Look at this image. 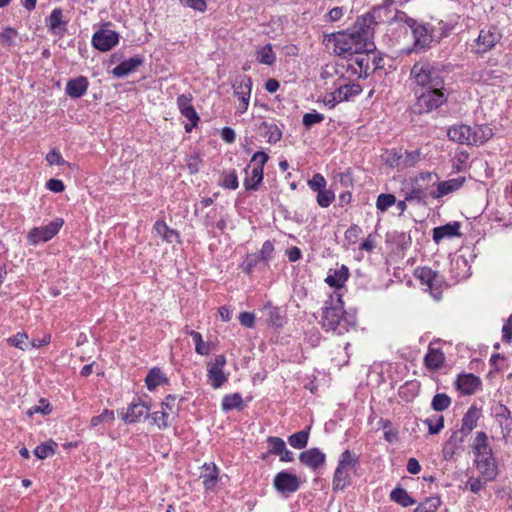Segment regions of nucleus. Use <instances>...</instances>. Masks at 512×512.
Instances as JSON below:
<instances>
[{
	"label": "nucleus",
	"mask_w": 512,
	"mask_h": 512,
	"mask_svg": "<svg viewBox=\"0 0 512 512\" xmlns=\"http://www.w3.org/2000/svg\"><path fill=\"white\" fill-rule=\"evenodd\" d=\"M220 185L227 189L235 190L239 186L238 176L235 170L224 171L221 175Z\"/></svg>",
	"instance_id": "obj_39"
},
{
	"label": "nucleus",
	"mask_w": 512,
	"mask_h": 512,
	"mask_svg": "<svg viewBox=\"0 0 512 512\" xmlns=\"http://www.w3.org/2000/svg\"><path fill=\"white\" fill-rule=\"evenodd\" d=\"M243 406V399L239 393L228 394L222 400V410L229 411L240 409Z\"/></svg>",
	"instance_id": "obj_36"
},
{
	"label": "nucleus",
	"mask_w": 512,
	"mask_h": 512,
	"mask_svg": "<svg viewBox=\"0 0 512 512\" xmlns=\"http://www.w3.org/2000/svg\"><path fill=\"white\" fill-rule=\"evenodd\" d=\"M147 389L152 391L157 386L167 383L168 379L166 376L161 372L159 368H152L145 379Z\"/></svg>",
	"instance_id": "obj_33"
},
{
	"label": "nucleus",
	"mask_w": 512,
	"mask_h": 512,
	"mask_svg": "<svg viewBox=\"0 0 512 512\" xmlns=\"http://www.w3.org/2000/svg\"><path fill=\"white\" fill-rule=\"evenodd\" d=\"M46 25L53 35L63 37L67 31V21L63 20L62 9L55 8L46 19Z\"/></svg>",
	"instance_id": "obj_16"
},
{
	"label": "nucleus",
	"mask_w": 512,
	"mask_h": 512,
	"mask_svg": "<svg viewBox=\"0 0 512 512\" xmlns=\"http://www.w3.org/2000/svg\"><path fill=\"white\" fill-rule=\"evenodd\" d=\"M424 190H425V187H423V185H419V186H415L410 193H407L406 196H405V200L406 201H411V200H422L424 198Z\"/></svg>",
	"instance_id": "obj_60"
},
{
	"label": "nucleus",
	"mask_w": 512,
	"mask_h": 512,
	"mask_svg": "<svg viewBox=\"0 0 512 512\" xmlns=\"http://www.w3.org/2000/svg\"><path fill=\"white\" fill-rule=\"evenodd\" d=\"M448 137L450 140L466 145L471 143V127L468 125H457L448 130Z\"/></svg>",
	"instance_id": "obj_22"
},
{
	"label": "nucleus",
	"mask_w": 512,
	"mask_h": 512,
	"mask_svg": "<svg viewBox=\"0 0 512 512\" xmlns=\"http://www.w3.org/2000/svg\"><path fill=\"white\" fill-rule=\"evenodd\" d=\"M456 385L461 393L472 395L479 389L481 380L473 374H463L458 377Z\"/></svg>",
	"instance_id": "obj_18"
},
{
	"label": "nucleus",
	"mask_w": 512,
	"mask_h": 512,
	"mask_svg": "<svg viewBox=\"0 0 512 512\" xmlns=\"http://www.w3.org/2000/svg\"><path fill=\"white\" fill-rule=\"evenodd\" d=\"M502 38V34L496 26H485L480 30L476 40L478 52L486 53L490 51Z\"/></svg>",
	"instance_id": "obj_11"
},
{
	"label": "nucleus",
	"mask_w": 512,
	"mask_h": 512,
	"mask_svg": "<svg viewBox=\"0 0 512 512\" xmlns=\"http://www.w3.org/2000/svg\"><path fill=\"white\" fill-rule=\"evenodd\" d=\"M373 18L372 15L367 14L359 18L346 31L333 34L330 41H333L334 52L342 57L373 52L375 50L372 41L374 32L371 27Z\"/></svg>",
	"instance_id": "obj_1"
},
{
	"label": "nucleus",
	"mask_w": 512,
	"mask_h": 512,
	"mask_svg": "<svg viewBox=\"0 0 512 512\" xmlns=\"http://www.w3.org/2000/svg\"><path fill=\"white\" fill-rule=\"evenodd\" d=\"M273 251H274L273 244L270 241H265L260 250L259 257L264 261H268L269 259H271Z\"/></svg>",
	"instance_id": "obj_61"
},
{
	"label": "nucleus",
	"mask_w": 512,
	"mask_h": 512,
	"mask_svg": "<svg viewBox=\"0 0 512 512\" xmlns=\"http://www.w3.org/2000/svg\"><path fill=\"white\" fill-rule=\"evenodd\" d=\"M390 498L392 501L403 507H408L416 503V501L408 494V492L400 487L391 491Z\"/></svg>",
	"instance_id": "obj_34"
},
{
	"label": "nucleus",
	"mask_w": 512,
	"mask_h": 512,
	"mask_svg": "<svg viewBox=\"0 0 512 512\" xmlns=\"http://www.w3.org/2000/svg\"><path fill=\"white\" fill-rule=\"evenodd\" d=\"M464 178H454L447 181L439 182L437 189L431 192L433 198L443 197L451 192L458 190L464 183Z\"/></svg>",
	"instance_id": "obj_25"
},
{
	"label": "nucleus",
	"mask_w": 512,
	"mask_h": 512,
	"mask_svg": "<svg viewBox=\"0 0 512 512\" xmlns=\"http://www.w3.org/2000/svg\"><path fill=\"white\" fill-rule=\"evenodd\" d=\"M395 203L396 197L393 194L383 193L377 197L376 208L381 212H385L389 207L395 205Z\"/></svg>",
	"instance_id": "obj_46"
},
{
	"label": "nucleus",
	"mask_w": 512,
	"mask_h": 512,
	"mask_svg": "<svg viewBox=\"0 0 512 512\" xmlns=\"http://www.w3.org/2000/svg\"><path fill=\"white\" fill-rule=\"evenodd\" d=\"M476 468L485 481H492L498 474V467L493 455L474 459Z\"/></svg>",
	"instance_id": "obj_15"
},
{
	"label": "nucleus",
	"mask_w": 512,
	"mask_h": 512,
	"mask_svg": "<svg viewBox=\"0 0 512 512\" xmlns=\"http://www.w3.org/2000/svg\"><path fill=\"white\" fill-rule=\"evenodd\" d=\"M425 423L428 425L430 434H438L444 426V419L440 416L435 422L432 419H426Z\"/></svg>",
	"instance_id": "obj_55"
},
{
	"label": "nucleus",
	"mask_w": 512,
	"mask_h": 512,
	"mask_svg": "<svg viewBox=\"0 0 512 512\" xmlns=\"http://www.w3.org/2000/svg\"><path fill=\"white\" fill-rule=\"evenodd\" d=\"M355 63L359 66L360 72L367 74L369 70V53L357 54Z\"/></svg>",
	"instance_id": "obj_59"
},
{
	"label": "nucleus",
	"mask_w": 512,
	"mask_h": 512,
	"mask_svg": "<svg viewBox=\"0 0 512 512\" xmlns=\"http://www.w3.org/2000/svg\"><path fill=\"white\" fill-rule=\"evenodd\" d=\"M267 442L269 444L268 454L279 455L286 447L284 440L279 437H268Z\"/></svg>",
	"instance_id": "obj_49"
},
{
	"label": "nucleus",
	"mask_w": 512,
	"mask_h": 512,
	"mask_svg": "<svg viewBox=\"0 0 512 512\" xmlns=\"http://www.w3.org/2000/svg\"><path fill=\"white\" fill-rule=\"evenodd\" d=\"M343 321H345V318L341 295L337 294L336 298L331 296L323 308L322 326L326 330L337 331L338 334H342L343 331L348 330L346 326H343L342 329Z\"/></svg>",
	"instance_id": "obj_4"
},
{
	"label": "nucleus",
	"mask_w": 512,
	"mask_h": 512,
	"mask_svg": "<svg viewBox=\"0 0 512 512\" xmlns=\"http://www.w3.org/2000/svg\"><path fill=\"white\" fill-rule=\"evenodd\" d=\"M335 195L332 190H327L326 187L318 191L317 203L319 206L326 208L334 201Z\"/></svg>",
	"instance_id": "obj_48"
},
{
	"label": "nucleus",
	"mask_w": 512,
	"mask_h": 512,
	"mask_svg": "<svg viewBox=\"0 0 512 512\" xmlns=\"http://www.w3.org/2000/svg\"><path fill=\"white\" fill-rule=\"evenodd\" d=\"M276 56L270 45L264 46L257 51V60L265 65H272Z\"/></svg>",
	"instance_id": "obj_41"
},
{
	"label": "nucleus",
	"mask_w": 512,
	"mask_h": 512,
	"mask_svg": "<svg viewBox=\"0 0 512 512\" xmlns=\"http://www.w3.org/2000/svg\"><path fill=\"white\" fill-rule=\"evenodd\" d=\"M362 230L358 225L350 226L345 232V239L349 243H355L359 236L361 235Z\"/></svg>",
	"instance_id": "obj_57"
},
{
	"label": "nucleus",
	"mask_w": 512,
	"mask_h": 512,
	"mask_svg": "<svg viewBox=\"0 0 512 512\" xmlns=\"http://www.w3.org/2000/svg\"><path fill=\"white\" fill-rule=\"evenodd\" d=\"M309 438L308 431H299L293 435H291L288 439L289 444L296 449H302L307 445Z\"/></svg>",
	"instance_id": "obj_42"
},
{
	"label": "nucleus",
	"mask_w": 512,
	"mask_h": 512,
	"mask_svg": "<svg viewBox=\"0 0 512 512\" xmlns=\"http://www.w3.org/2000/svg\"><path fill=\"white\" fill-rule=\"evenodd\" d=\"M168 413L164 410L155 411L152 413L151 418L153 423L156 424L159 428H165L168 426Z\"/></svg>",
	"instance_id": "obj_53"
},
{
	"label": "nucleus",
	"mask_w": 512,
	"mask_h": 512,
	"mask_svg": "<svg viewBox=\"0 0 512 512\" xmlns=\"http://www.w3.org/2000/svg\"><path fill=\"white\" fill-rule=\"evenodd\" d=\"M460 223L453 222L433 229V240L439 243L444 238L460 236Z\"/></svg>",
	"instance_id": "obj_26"
},
{
	"label": "nucleus",
	"mask_w": 512,
	"mask_h": 512,
	"mask_svg": "<svg viewBox=\"0 0 512 512\" xmlns=\"http://www.w3.org/2000/svg\"><path fill=\"white\" fill-rule=\"evenodd\" d=\"M359 457L350 450H345L339 458L333 477V490L342 491L351 483L352 474L356 473Z\"/></svg>",
	"instance_id": "obj_3"
},
{
	"label": "nucleus",
	"mask_w": 512,
	"mask_h": 512,
	"mask_svg": "<svg viewBox=\"0 0 512 512\" xmlns=\"http://www.w3.org/2000/svg\"><path fill=\"white\" fill-rule=\"evenodd\" d=\"M361 93V87L359 84H346L340 86L333 94V101L341 102L348 100L350 97L356 96Z\"/></svg>",
	"instance_id": "obj_31"
},
{
	"label": "nucleus",
	"mask_w": 512,
	"mask_h": 512,
	"mask_svg": "<svg viewBox=\"0 0 512 512\" xmlns=\"http://www.w3.org/2000/svg\"><path fill=\"white\" fill-rule=\"evenodd\" d=\"M191 101L192 97L190 95L181 94L177 97V106L181 114L191 122V125L187 124L185 126L187 132L191 131V129L195 127L199 121L198 114L191 104Z\"/></svg>",
	"instance_id": "obj_13"
},
{
	"label": "nucleus",
	"mask_w": 512,
	"mask_h": 512,
	"mask_svg": "<svg viewBox=\"0 0 512 512\" xmlns=\"http://www.w3.org/2000/svg\"><path fill=\"white\" fill-rule=\"evenodd\" d=\"M273 486L282 495L288 496L296 492L300 487V480L298 476L288 471H281L277 473L273 480Z\"/></svg>",
	"instance_id": "obj_10"
},
{
	"label": "nucleus",
	"mask_w": 512,
	"mask_h": 512,
	"mask_svg": "<svg viewBox=\"0 0 512 512\" xmlns=\"http://www.w3.org/2000/svg\"><path fill=\"white\" fill-rule=\"evenodd\" d=\"M480 415V409L476 406H471L462 418L460 432L468 435L476 427Z\"/></svg>",
	"instance_id": "obj_27"
},
{
	"label": "nucleus",
	"mask_w": 512,
	"mask_h": 512,
	"mask_svg": "<svg viewBox=\"0 0 512 512\" xmlns=\"http://www.w3.org/2000/svg\"><path fill=\"white\" fill-rule=\"evenodd\" d=\"M382 160L391 167H402V154L396 150H387L382 155Z\"/></svg>",
	"instance_id": "obj_45"
},
{
	"label": "nucleus",
	"mask_w": 512,
	"mask_h": 512,
	"mask_svg": "<svg viewBox=\"0 0 512 512\" xmlns=\"http://www.w3.org/2000/svg\"><path fill=\"white\" fill-rule=\"evenodd\" d=\"M471 448L475 455V459L493 455L492 448L488 442V436L483 431L476 433Z\"/></svg>",
	"instance_id": "obj_17"
},
{
	"label": "nucleus",
	"mask_w": 512,
	"mask_h": 512,
	"mask_svg": "<svg viewBox=\"0 0 512 512\" xmlns=\"http://www.w3.org/2000/svg\"><path fill=\"white\" fill-rule=\"evenodd\" d=\"M450 404L451 399L447 394L438 393L433 397L431 406L435 411H444Z\"/></svg>",
	"instance_id": "obj_44"
},
{
	"label": "nucleus",
	"mask_w": 512,
	"mask_h": 512,
	"mask_svg": "<svg viewBox=\"0 0 512 512\" xmlns=\"http://www.w3.org/2000/svg\"><path fill=\"white\" fill-rule=\"evenodd\" d=\"M92 43L100 51H109L118 43V34L112 30L97 31L93 35Z\"/></svg>",
	"instance_id": "obj_14"
},
{
	"label": "nucleus",
	"mask_w": 512,
	"mask_h": 512,
	"mask_svg": "<svg viewBox=\"0 0 512 512\" xmlns=\"http://www.w3.org/2000/svg\"><path fill=\"white\" fill-rule=\"evenodd\" d=\"M88 88V80L86 77L79 76L71 79L66 84V94L71 98H79L83 96Z\"/></svg>",
	"instance_id": "obj_21"
},
{
	"label": "nucleus",
	"mask_w": 512,
	"mask_h": 512,
	"mask_svg": "<svg viewBox=\"0 0 512 512\" xmlns=\"http://www.w3.org/2000/svg\"><path fill=\"white\" fill-rule=\"evenodd\" d=\"M143 63V60L139 56L131 57L123 62H121L119 65H117L113 69V74L116 77H124L130 74L131 72L135 71L137 67H139Z\"/></svg>",
	"instance_id": "obj_28"
},
{
	"label": "nucleus",
	"mask_w": 512,
	"mask_h": 512,
	"mask_svg": "<svg viewBox=\"0 0 512 512\" xmlns=\"http://www.w3.org/2000/svg\"><path fill=\"white\" fill-rule=\"evenodd\" d=\"M349 270L345 265H342L338 269L329 270V273L325 279V282L334 288H341L348 280Z\"/></svg>",
	"instance_id": "obj_23"
},
{
	"label": "nucleus",
	"mask_w": 512,
	"mask_h": 512,
	"mask_svg": "<svg viewBox=\"0 0 512 512\" xmlns=\"http://www.w3.org/2000/svg\"><path fill=\"white\" fill-rule=\"evenodd\" d=\"M200 478L206 489L213 488L218 480L217 467L215 464H204Z\"/></svg>",
	"instance_id": "obj_32"
},
{
	"label": "nucleus",
	"mask_w": 512,
	"mask_h": 512,
	"mask_svg": "<svg viewBox=\"0 0 512 512\" xmlns=\"http://www.w3.org/2000/svg\"><path fill=\"white\" fill-rule=\"evenodd\" d=\"M414 46L413 50L418 52L429 46L432 41V34L428 31L427 27L418 24L413 30Z\"/></svg>",
	"instance_id": "obj_20"
},
{
	"label": "nucleus",
	"mask_w": 512,
	"mask_h": 512,
	"mask_svg": "<svg viewBox=\"0 0 512 512\" xmlns=\"http://www.w3.org/2000/svg\"><path fill=\"white\" fill-rule=\"evenodd\" d=\"M415 274L421 284L427 287L433 298L436 300L440 299L442 277L428 267L418 268Z\"/></svg>",
	"instance_id": "obj_8"
},
{
	"label": "nucleus",
	"mask_w": 512,
	"mask_h": 512,
	"mask_svg": "<svg viewBox=\"0 0 512 512\" xmlns=\"http://www.w3.org/2000/svg\"><path fill=\"white\" fill-rule=\"evenodd\" d=\"M440 505V497H428L423 502H421L413 512H436Z\"/></svg>",
	"instance_id": "obj_38"
},
{
	"label": "nucleus",
	"mask_w": 512,
	"mask_h": 512,
	"mask_svg": "<svg viewBox=\"0 0 512 512\" xmlns=\"http://www.w3.org/2000/svg\"><path fill=\"white\" fill-rule=\"evenodd\" d=\"M226 365V357L217 355L212 363L208 364L207 376L214 389H219L228 380V375L223 372Z\"/></svg>",
	"instance_id": "obj_12"
},
{
	"label": "nucleus",
	"mask_w": 512,
	"mask_h": 512,
	"mask_svg": "<svg viewBox=\"0 0 512 512\" xmlns=\"http://www.w3.org/2000/svg\"><path fill=\"white\" fill-rule=\"evenodd\" d=\"M433 179H435V181H437L439 179V177L437 176V174H434V173H431V172H422L420 173L416 179H415V182H416V185L419 186L421 185L420 182H423L426 184L425 189L428 187L429 183L431 181H433Z\"/></svg>",
	"instance_id": "obj_58"
},
{
	"label": "nucleus",
	"mask_w": 512,
	"mask_h": 512,
	"mask_svg": "<svg viewBox=\"0 0 512 512\" xmlns=\"http://www.w3.org/2000/svg\"><path fill=\"white\" fill-rule=\"evenodd\" d=\"M324 120V115L316 111L306 113L303 115L302 122L306 128H310L315 124L321 123Z\"/></svg>",
	"instance_id": "obj_52"
},
{
	"label": "nucleus",
	"mask_w": 512,
	"mask_h": 512,
	"mask_svg": "<svg viewBox=\"0 0 512 512\" xmlns=\"http://www.w3.org/2000/svg\"><path fill=\"white\" fill-rule=\"evenodd\" d=\"M7 342L11 346L19 348L23 351L28 350L30 348V341L26 333L19 332L15 336L8 338Z\"/></svg>",
	"instance_id": "obj_43"
},
{
	"label": "nucleus",
	"mask_w": 512,
	"mask_h": 512,
	"mask_svg": "<svg viewBox=\"0 0 512 512\" xmlns=\"http://www.w3.org/2000/svg\"><path fill=\"white\" fill-rule=\"evenodd\" d=\"M115 420L114 411L109 409H104L102 413L98 416H94L90 420V427L96 428L100 425H111Z\"/></svg>",
	"instance_id": "obj_35"
},
{
	"label": "nucleus",
	"mask_w": 512,
	"mask_h": 512,
	"mask_svg": "<svg viewBox=\"0 0 512 512\" xmlns=\"http://www.w3.org/2000/svg\"><path fill=\"white\" fill-rule=\"evenodd\" d=\"M149 411V407L144 403L133 402L127 409V412L123 415V420L127 423H134L138 421L141 417L146 416Z\"/></svg>",
	"instance_id": "obj_30"
},
{
	"label": "nucleus",
	"mask_w": 512,
	"mask_h": 512,
	"mask_svg": "<svg viewBox=\"0 0 512 512\" xmlns=\"http://www.w3.org/2000/svg\"><path fill=\"white\" fill-rule=\"evenodd\" d=\"M188 334L193 338L196 353L203 356H206L210 353V344L203 341L202 335L199 332L191 330L188 332Z\"/></svg>",
	"instance_id": "obj_37"
},
{
	"label": "nucleus",
	"mask_w": 512,
	"mask_h": 512,
	"mask_svg": "<svg viewBox=\"0 0 512 512\" xmlns=\"http://www.w3.org/2000/svg\"><path fill=\"white\" fill-rule=\"evenodd\" d=\"M63 224V219L56 218L45 226L33 228L28 233L27 239L32 245H36L39 242H47L59 232Z\"/></svg>",
	"instance_id": "obj_7"
},
{
	"label": "nucleus",
	"mask_w": 512,
	"mask_h": 512,
	"mask_svg": "<svg viewBox=\"0 0 512 512\" xmlns=\"http://www.w3.org/2000/svg\"><path fill=\"white\" fill-rule=\"evenodd\" d=\"M51 411H52V408H51L50 403L46 399L42 398L39 400L37 405H34L27 410V415L29 417H31L32 415H34L36 413H40L42 415H48L51 413Z\"/></svg>",
	"instance_id": "obj_47"
},
{
	"label": "nucleus",
	"mask_w": 512,
	"mask_h": 512,
	"mask_svg": "<svg viewBox=\"0 0 512 512\" xmlns=\"http://www.w3.org/2000/svg\"><path fill=\"white\" fill-rule=\"evenodd\" d=\"M308 186L311 190L318 192L326 187V180L321 174L317 173L308 181Z\"/></svg>",
	"instance_id": "obj_54"
},
{
	"label": "nucleus",
	"mask_w": 512,
	"mask_h": 512,
	"mask_svg": "<svg viewBox=\"0 0 512 512\" xmlns=\"http://www.w3.org/2000/svg\"><path fill=\"white\" fill-rule=\"evenodd\" d=\"M410 75L418 86L416 90L443 89L444 81L439 70L428 62L415 63Z\"/></svg>",
	"instance_id": "obj_2"
},
{
	"label": "nucleus",
	"mask_w": 512,
	"mask_h": 512,
	"mask_svg": "<svg viewBox=\"0 0 512 512\" xmlns=\"http://www.w3.org/2000/svg\"><path fill=\"white\" fill-rule=\"evenodd\" d=\"M180 2L189 8L197 11H205L207 7V0H180Z\"/></svg>",
	"instance_id": "obj_56"
},
{
	"label": "nucleus",
	"mask_w": 512,
	"mask_h": 512,
	"mask_svg": "<svg viewBox=\"0 0 512 512\" xmlns=\"http://www.w3.org/2000/svg\"><path fill=\"white\" fill-rule=\"evenodd\" d=\"M268 316H269V321L272 325H274V326L282 325L283 318L280 315L279 310L277 308L269 307L268 308Z\"/></svg>",
	"instance_id": "obj_62"
},
{
	"label": "nucleus",
	"mask_w": 512,
	"mask_h": 512,
	"mask_svg": "<svg viewBox=\"0 0 512 512\" xmlns=\"http://www.w3.org/2000/svg\"><path fill=\"white\" fill-rule=\"evenodd\" d=\"M56 446L57 444L53 441L40 444L35 448L34 454L39 459H46L54 455Z\"/></svg>",
	"instance_id": "obj_40"
},
{
	"label": "nucleus",
	"mask_w": 512,
	"mask_h": 512,
	"mask_svg": "<svg viewBox=\"0 0 512 512\" xmlns=\"http://www.w3.org/2000/svg\"><path fill=\"white\" fill-rule=\"evenodd\" d=\"M494 135L493 129L488 125H476L471 127V143L472 145H483Z\"/></svg>",
	"instance_id": "obj_24"
},
{
	"label": "nucleus",
	"mask_w": 512,
	"mask_h": 512,
	"mask_svg": "<svg viewBox=\"0 0 512 512\" xmlns=\"http://www.w3.org/2000/svg\"><path fill=\"white\" fill-rule=\"evenodd\" d=\"M443 89L430 88L427 90H415L417 101L414 105L418 113H428L437 109L445 101L446 97L442 91Z\"/></svg>",
	"instance_id": "obj_5"
},
{
	"label": "nucleus",
	"mask_w": 512,
	"mask_h": 512,
	"mask_svg": "<svg viewBox=\"0 0 512 512\" xmlns=\"http://www.w3.org/2000/svg\"><path fill=\"white\" fill-rule=\"evenodd\" d=\"M299 459L305 466L311 469H317L324 464L326 456L318 448H311L302 452L299 455Z\"/></svg>",
	"instance_id": "obj_19"
},
{
	"label": "nucleus",
	"mask_w": 512,
	"mask_h": 512,
	"mask_svg": "<svg viewBox=\"0 0 512 512\" xmlns=\"http://www.w3.org/2000/svg\"><path fill=\"white\" fill-rule=\"evenodd\" d=\"M481 80L489 85H496L500 82L502 78V74L500 71L492 70V69H484L481 72Z\"/></svg>",
	"instance_id": "obj_50"
},
{
	"label": "nucleus",
	"mask_w": 512,
	"mask_h": 512,
	"mask_svg": "<svg viewBox=\"0 0 512 512\" xmlns=\"http://www.w3.org/2000/svg\"><path fill=\"white\" fill-rule=\"evenodd\" d=\"M444 360V353L440 349L429 346L428 352L424 358L425 366L429 370H438L443 365Z\"/></svg>",
	"instance_id": "obj_29"
},
{
	"label": "nucleus",
	"mask_w": 512,
	"mask_h": 512,
	"mask_svg": "<svg viewBox=\"0 0 512 512\" xmlns=\"http://www.w3.org/2000/svg\"><path fill=\"white\" fill-rule=\"evenodd\" d=\"M503 339L507 342L512 341V316H510L502 327Z\"/></svg>",
	"instance_id": "obj_64"
},
{
	"label": "nucleus",
	"mask_w": 512,
	"mask_h": 512,
	"mask_svg": "<svg viewBox=\"0 0 512 512\" xmlns=\"http://www.w3.org/2000/svg\"><path fill=\"white\" fill-rule=\"evenodd\" d=\"M268 155L265 152H256L251 159V162H258L255 166L250 165L245 169L246 178L244 180V187L246 190H257L259 184L263 180V168L268 161Z\"/></svg>",
	"instance_id": "obj_6"
},
{
	"label": "nucleus",
	"mask_w": 512,
	"mask_h": 512,
	"mask_svg": "<svg viewBox=\"0 0 512 512\" xmlns=\"http://www.w3.org/2000/svg\"><path fill=\"white\" fill-rule=\"evenodd\" d=\"M234 95L239 100V105L237 106V112L244 113L247 111L250 101L251 89H252V81L251 78L242 75L237 78L236 82L233 84Z\"/></svg>",
	"instance_id": "obj_9"
},
{
	"label": "nucleus",
	"mask_w": 512,
	"mask_h": 512,
	"mask_svg": "<svg viewBox=\"0 0 512 512\" xmlns=\"http://www.w3.org/2000/svg\"><path fill=\"white\" fill-rule=\"evenodd\" d=\"M421 160V152L419 150L408 152L406 151L404 155L402 154V167H412L415 166Z\"/></svg>",
	"instance_id": "obj_51"
},
{
	"label": "nucleus",
	"mask_w": 512,
	"mask_h": 512,
	"mask_svg": "<svg viewBox=\"0 0 512 512\" xmlns=\"http://www.w3.org/2000/svg\"><path fill=\"white\" fill-rule=\"evenodd\" d=\"M487 481H482L480 478L471 477L468 479L466 485L473 493H478Z\"/></svg>",
	"instance_id": "obj_63"
}]
</instances>
